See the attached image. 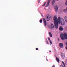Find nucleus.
I'll use <instances>...</instances> for the list:
<instances>
[{"label":"nucleus","instance_id":"obj_1","mask_svg":"<svg viewBox=\"0 0 67 67\" xmlns=\"http://www.w3.org/2000/svg\"><path fill=\"white\" fill-rule=\"evenodd\" d=\"M54 20V25L55 26V28L57 29L58 28V20L57 18L55 16H54L53 18Z\"/></svg>","mask_w":67,"mask_h":67},{"label":"nucleus","instance_id":"obj_2","mask_svg":"<svg viewBox=\"0 0 67 67\" xmlns=\"http://www.w3.org/2000/svg\"><path fill=\"white\" fill-rule=\"evenodd\" d=\"M60 37L62 40H64L65 39H67V35L65 33H64V34H60Z\"/></svg>","mask_w":67,"mask_h":67},{"label":"nucleus","instance_id":"obj_3","mask_svg":"<svg viewBox=\"0 0 67 67\" xmlns=\"http://www.w3.org/2000/svg\"><path fill=\"white\" fill-rule=\"evenodd\" d=\"M58 23L59 24L61 23L62 25H64V21L63 20V19L62 18L60 19V17H59L58 18Z\"/></svg>","mask_w":67,"mask_h":67},{"label":"nucleus","instance_id":"obj_4","mask_svg":"<svg viewBox=\"0 0 67 67\" xmlns=\"http://www.w3.org/2000/svg\"><path fill=\"white\" fill-rule=\"evenodd\" d=\"M51 16L49 15H48L46 16V19L47 21H49L50 19Z\"/></svg>","mask_w":67,"mask_h":67},{"label":"nucleus","instance_id":"obj_5","mask_svg":"<svg viewBox=\"0 0 67 67\" xmlns=\"http://www.w3.org/2000/svg\"><path fill=\"white\" fill-rule=\"evenodd\" d=\"M43 22L44 23V25L45 26H46L47 25V23L46 21L44 18L43 19Z\"/></svg>","mask_w":67,"mask_h":67},{"label":"nucleus","instance_id":"obj_6","mask_svg":"<svg viewBox=\"0 0 67 67\" xmlns=\"http://www.w3.org/2000/svg\"><path fill=\"white\" fill-rule=\"evenodd\" d=\"M55 10V11L56 12H57L58 11V8L57 7V6L55 5L54 7Z\"/></svg>","mask_w":67,"mask_h":67},{"label":"nucleus","instance_id":"obj_7","mask_svg":"<svg viewBox=\"0 0 67 67\" xmlns=\"http://www.w3.org/2000/svg\"><path fill=\"white\" fill-rule=\"evenodd\" d=\"M51 1V0H48V2H47V4L46 5V7H48L49 4V3Z\"/></svg>","mask_w":67,"mask_h":67},{"label":"nucleus","instance_id":"obj_8","mask_svg":"<svg viewBox=\"0 0 67 67\" xmlns=\"http://www.w3.org/2000/svg\"><path fill=\"white\" fill-rule=\"evenodd\" d=\"M59 46L61 48H63V43H60L59 44Z\"/></svg>","mask_w":67,"mask_h":67},{"label":"nucleus","instance_id":"obj_9","mask_svg":"<svg viewBox=\"0 0 67 67\" xmlns=\"http://www.w3.org/2000/svg\"><path fill=\"white\" fill-rule=\"evenodd\" d=\"M61 56L62 59H64L65 57L64 54V53L62 54H61Z\"/></svg>","mask_w":67,"mask_h":67},{"label":"nucleus","instance_id":"obj_10","mask_svg":"<svg viewBox=\"0 0 67 67\" xmlns=\"http://www.w3.org/2000/svg\"><path fill=\"white\" fill-rule=\"evenodd\" d=\"M59 30L61 31H63V29L62 27L61 26L59 28Z\"/></svg>","mask_w":67,"mask_h":67},{"label":"nucleus","instance_id":"obj_11","mask_svg":"<svg viewBox=\"0 0 67 67\" xmlns=\"http://www.w3.org/2000/svg\"><path fill=\"white\" fill-rule=\"evenodd\" d=\"M54 26L52 24L51 25V27L50 28L51 29H53L54 28Z\"/></svg>","mask_w":67,"mask_h":67},{"label":"nucleus","instance_id":"obj_12","mask_svg":"<svg viewBox=\"0 0 67 67\" xmlns=\"http://www.w3.org/2000/svg\"><path fill=\"white\" fill-rule=\"evenodd\" d=\"M56 59L57 61V62H58V63H59V59H58V57H57Z\"/></svg>","mask_w":67,"mask_h":67},{"label":"nucleus","instance_id":"obj_13","mask_svg":"<svg viewBox=\"0 0 67 67\" xmlns=\"http://www.w3.org/2000/svg\"><path fill=\"white\" fill-rule=\"evenodd\" d=\"M49 36L51 37H52V35L51 34V33L50 32H49Z\"/></svg>","mask_w":67,"mask_h":67},{"label":"nucleus","instance_id":"obj_14","mask_svg":"<svg viewBox=\"0 0 67 67\" xmlns=\"http://www.w3.org/2000/svg\"><path fill=\"white\" fill-rule=\"evenodd\" d=\"M65 19L66 21L67 22V17L66 16H65Z\"/></svg>","mask_w":67,"mask_h":67},{"label":"nucleus","instance_id":"obj_15","mask_svg":"<svg viewBox=\"0 0 67 67\" xmlns=\"http://www.w3.org/2000/svg\"><path fill=\"white\" fill-rule=\"evenodd\" d=\"M67 11V8H66V9H65L64 10V12H66Z\"/></svg>","mask_w":67,"mask_h":67},{"label":"nucleus","instance_id":"obj_16","mask_svg":"<svg viewBox=\"0 0 67 67\" xmlns=\"http://www.w3.org/2000/svg\"><path fill=\"white\" fill-rule=\"evenodd\" d=\"M65 64L66 65H67V59L66 60V61L65 62Z\"/></svg>","mask_w":67,"mask_h":67},{"label":"nucleus","instance_id":"obj_17","mask_svg":"<svg viewBox=\"0 0 67 67\" xmlns=\"http://www.w3.org/2000/svg\"><path fill=\"white\" fill-rule=\"evenodd\" d=\"M55 1L54 0H53L52 1V3L53 4H53H54V3Z\"/></svg>","mask_w":67,"mask_h":67},{"label":"nucleus","instance_id":"obj_18","mask_svg":"<svg viewBox=\"0 0 67 67\" xmlns=\"http://www.w3.org/2000/svg\"><path fill=\"white\" fill-rule=\"evenodd\" d=\"M42 19H40V23H41L42 22Z\"/></svg>","mask_w":67,"mask_h":67},{"label":"nucleus","instance_id":"obj_19","mask_svg":"<svg viewBox=\"0 0 67 67\" xmlns=\"http://www.w3.org/2000/svg\"><path fill=\"white\" fill-rule=\"evenodd\" d=\"M62 63L63 64L64 66H65V65L63 61L62 62Z\"/></svg>","mask_w":67,"mask_h":67},{"label":"nucleus","instance_id":"obj_20","mask_svg":"<svg viewBox=\"0 0 67 67\" xmlns=\"http://www.w3.org/2000/svg\"><path fill=\"white\" fill-rule=\"evenodd\" d=\"M46 3V2H45L44 3V4L42 5V6H44L45 5V4Z\"/></svg>","mask_w":67,"mask_h":67},{"label":"nucleus","instance_id":"obj_21","mask_svg":"<svg viewBox=\"0 0 67 67\" xmlns=\"http://www.w3.org/2000/svg\"><path fill=\"white\" fill-rule=\"evenodd\" d=\"M60 67H64V66L63 65H60Z\"/></svg>","mask_w":67,"mask_h":67},{"label":"nucleus","instance_id":"obj_22","mask_svg":"<svg viewBox=\"0 0 67 67\" xmlns=\"http://www.w3.org/2000/svg\"><path fill=\"white\" fill-rule=\"evenodd\" d=\"M50 43H51V44H52V43L51 40L50 41Z\"/></svg>","mask_w":67,"mask_h":67},{"label":"nucleus","instance_id":"obj_23","mask_svg":"<svg viewBox=\"0 0 67 67\" xmlns=\"http://www.w3.org/2000/svg\"><path fill=\"white\" fill-rule=\"evenodd\" d=\"M65 4L67 6V1L66 2V3H65Z\"/></svg>","mask_w":67,"mask_h":67},{"label":"nucleus","instance_id":"obj_24","mask_svg":"<svg viewBox=\"0 0 67 67\" xmlns=\"http://www.w3.org/2000/svg\"><path fill=\"white\" fill-rule=\"evenodd\" d=\"M48 40L49 41L50 40V38L49 37H48Z\"/></svg>","mask_w":67,"mask_h":67},{"label":"nucleus","instance_id":"obj_25","mask_svg":"<svg viewBox=\"0 0 67 67\" xmlns=\"http://www.w3.org/2000/svg\"><path fill=\"white\" fill-rule=\"evenodd\" d=\"M36 50L37 51V50H38V48H36Z\"/></svg>","mask_w":67,"mask_h":67},{"label":"nucleus","instance_id":"obj_26","mask_svg":"<svg viewBox=\"0 0 67 67\" xmlns=\"http://www.w3.org/2000/svg\"><path fill=\"white\" fill-rule=\"evenodd\" d=\"M47 43L48 44H49V43L48 42V41L47 40Z\"/></svg>","mask_w":67,"mask_h":67},{"label":"nucleus","instance_id":"obj_27","mask_svg":"<svg viewBox=\"0 0 67 67\" xmlns=\"http://www.w3.org/2000/svg\"><path fill=\"white\" fill-rule=\"evenodd\" d=\"M55 66L54 65H53V66H52V67H55Z\"/></svg>","mask_w":67,"mask_h":67},{"label":"nucleus","instance_id":"obj_28","mask_svg":"<svg viewBox=\"0 0 67 67\" xmlns=\"http://www.w3.org/2000/svg\"><path fill=\"white\" fill-rule=\"evenodd\" d=\"M66 46H67V42H66Z\"/></svg>","mask_w":67,"mask_h":67},{"label":"nucleus","instance_id":"obj_29","mask_svg":"<svg viewBox=\"0 0 67 67\" xmlns=\"http://www.w3.org/2000/svg\"><path fill=\"white\" fill-rule=\"evenodd\" d=\"M40 1H39L38 2V3H39V4L40 3Z\"/></svg>","mask_w":67,"mask_h":67},{"label":"nucleus","instance_id":"obj_30","mask_svg":"<svg viewBox=\"0 0 67 67\" xmlns=\"http://www.w3.org/2000/svg\"><path fill=\"white\" fill-rule=\"evenodd\" d=\"M49 53H51V51H49Z\"/></svg>","mask_w":67,"mask_h":67},{"label":"nucleus","instance_id":"obj_31","mask_svg":"<svg viewBox=\"0 0 67 67\" xmlns=\"http://www.w3.org/2000/svg\"><path fill=\"white\" fill-rule=\"evenodd\" d=\"M66 49L67 50V47H66Z\"/></svg>","mask_w":67,"mask_h":67},{"label":"nucleus","instance_id":"obj_32","mask_svg":"<svg viewBox=\"0 0 67 67\" xmlns=\"http://www.w3.org/2000/svg\"><path fill=\"white\" fill-rule=\"evenodd\" d=\"M59 0H56L57 1H58Z\"/></svg>","mask_w":67,"mask_h":67},{"label":"nucleus","instance_id":"obj_33","mask_svg":"<svg viewBox=\"0 0 67 67\" xmlns=\"http://www.w3.org/2000/svg\"><path fill=\"white\" fill-rule=\"evenodd\" d=\"M64 66L65 67H66V66H65H65Z\"/></svg>","mask_w":67,"mask_h":67}]
</instances>
